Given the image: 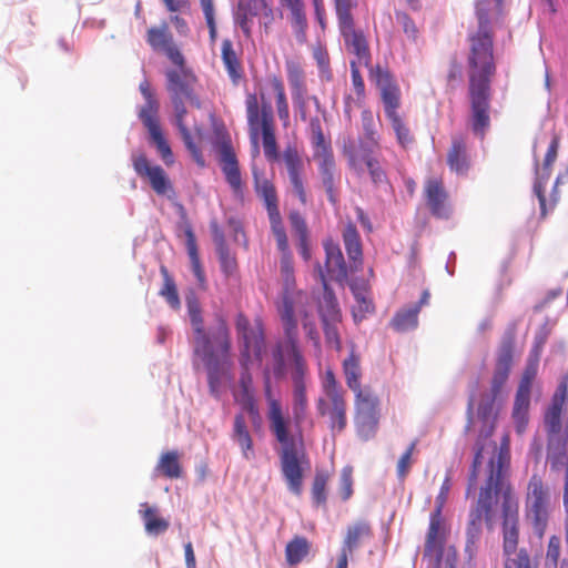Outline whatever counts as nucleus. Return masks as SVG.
Wrapping results in <instances>:
<instances>
[{"instance_id": "6e6d98bb", "label": "nucleus", "mask_w": 568, "mask_h": 568, "mask_svg": "<svg viewBox=\"0 0 568 568\" xmlns=\"http://www.w3.org/2000/svg\"><path fill=\"white\" fill-rule=\"evenodd\" d=\"M496 396L491 395L490 397L483 398L478 405L477 414L479 419L489 426L486 436H491L495 429V420L496 416L494 415V404Z\"/></svg>"}, {"instance_id": "603ef678", "label": "nucleus", "mask_w": 568, "mask_h": 568, "mask_svg": "<svg viewBox=\"0 0 568 568\" xmlns=\"http://www.w3.org/2000/svg\"><path fill=\"white\" fill-rule=\"evenodd\" d=\"M308 400L306 395V386L293 387V419L296 426H300L307 413Z\"/></svg>"}, {"instance_id": "49530a36", "label": "nucleus", "mask_w": 568, "mask_h": 568, "mask_svg": "<svg viewBox=\"0 0 568 568\" xmlns=\"http://www.w3.org/2000/svg\"><path fill=\"white\" fill-rule=\"evenodd\" d=\"M160 273L163 277V285L159 294L166 301V303L173 310H180L181 301L173 277L170 275L169 270L164 265H161Z\"/></svg>"}, {"instance_id": "ea45409f", "label": "nucleus", "mask_w": 568, "mask_h": 568, "mask_svg": "<svg viewBox=\"0 0 568 568\" xmlns=\"http://www.w3.org/2000/svg\"><path fill=\"white\" fill-rule=\"evenodd\" d=\"M155 471L170 479H178L183 475V467L180 463V454L178 450H169L161 454Z\"/></svg>"}, {"instance_id": "bf43d9fd", "label": "nucleus", "mask_w": 568, "mask_h": 568, "mask_svg": "<svg viewBox=\"0 0 568 568\" xmlns=\"http://www.w3.org/2000/svg\"><path fill=\"white\" fill-rule=\"evenodd\" d=\"M536 374H537V366L535 364H529L524 371V374L520 378L515 397L530 399L531 387H532V383L536 377Z\"/></svg>"}, {"instance_id": "c9c22d12", "label": "nucleus", "mask_w": 568, "mask_h": 568, "mask_svg": "<svg viewBox=\"0 0 568 568\" xmlns=\"http://www.w3.org/2000/svg\"><path fill=\"white\" fill-rule=\"evenodd\" d=\"M288 221L293 234L297 239V247L304 261H310L312 257L308 244V227L305 219L298 211H292L288 214Z\"/></svg>"}, {"instance_id": "20e7f679", "label": "nucleus", "mask_w": 568, "mask_h": 568, "mask_svg": "<svg viewBox=\"0 0 568 568\" xmlns=\"http://www.w3.org/2000/svg\"><path fill=\"white\" fill-rule=\"evenodd\" d=\"M306 295L303 293L288 294L284 297V305L281 308V321L284 329V341L276 343L272 351L273 374L276 378L285 375V358L290 357L293 364L292 382L293 387L306 386L307 365L298 347L297 321L294 320L295 306H303Z\"/></svg>"}, {"instance_id": "a211bd4d", "label": "nucleus", "mask_w": 568, "mask_h": 568, "mask_svg": "<svg viewBox=\"0 0 568 568\" xmlns=\"http://www.w3.org/2000/svg\"><path fill=\"white\" fill-rule=\"evenodd\" d=\"M316 409L321 417L326 418L332 435L342 434L348 424L346 394L321 396L316 400Z\"/></svg>"}, {"instance_id": "37998d69", "label": "nucleus", "mask_w": 568, "mask_h": 568, "mask_svg": "<svg viewBox=\"0 0 568 568\" xmlns=\"http://www.w3.org/2000/svg\"><path fill=\"white\" fill-rule=\"evenodd\" d=\"M186 250L191 262V268L196 277L197 284L202 290L206 288V277L201 264L196 240L191 230L186 232Z\"/></svg>"}, {"instance_id": "1a4fd4ad", "label": "nucleus", "mask_w": 568, "mask_h": 568, "mask_svg": "<svg viewBox=\"0 0 568 568\" xmlns=\"http://www.w3.org/2000/svg\"><path fill=\"white\" fill-rule=\"evenodd\" d=\"M342 154L348 168L358 175L367 173L375 187L390 185L385 168V161L374 153V150L363 141L356 142L352 136L344 138Z\"/></svg>"}, {"instance_id": "4d7b16f0", "label": "nucleus", "mask_w": 568, "mask_h": 568, "mask_svg": "<svg viewBox=\"0 0 568 568\" xmlns=\"http://www.w3.org/2000/svg\"><path fill=\"white\" fill-rule=\"evenodd\" d=\"M561 554V539L557 535H552L548 539L545 568H558V562Z\"/></svg>"}, {"instance_id": "e2e57ef3", "label": "nucleus", "mask_w": 568, "mask_h": 568, "mask_svg": "<svg viewBox=\"0 0 568 568\" xmlns=\"http://www.w3.org/2000/svg\"><path fill=\"white\" fill-rule=\"evenodd\" d=\"M326 343L334 346L336 351H339L342 347V342L338 332V324L342 321H321Z\"/></svg>"}, {"instance_id": "8fccbe9b", "label": "nucleus", "mask_w": 568, "mask_h": 568, "mask_svg": "<svg viewBox=\"0 0 568 568\" xmlns=\"http://www.w3.org/2000/svg\"><path fill=\"white\" fill-rule=\"evenodd\" d=\"M310 297L306 295V302L303 306H295L294 320L296 321V315L302 317V325L306 333V336L313 342L316 348L321 347V338L318 331L316 328V324L313 320L310 318L308 307H310Z\"/></svg>"}, {"instance_id": "0eeeda50", "label": "nucleus", "mask_w": 568, "mask_h": 568, "mask_svg": "<svg viewBox=\"0 0 568 568\" xmlns=\"http://www.w3.org/2000/svg\"><path fill=\"white\" fill-rule=\"evenodd\" d=\"M494 449L495 454L490 457L485 467V478L483 485L495 488L500 493V510L515 507L518 508V498L509 479V436L505 435L501 438V443L498 448L496 443H494Z\"/></svg>"}, {"instance_id": "9b49d317", "label": "nucleus", "mask_w": 568, "mask_h": 568, "mask_svg": "<svg viewBox=\"0 0 568 568\" xmlns=\"http://www.w3.org/2000/svg\"><path fill=\"white\" fill-rule=\"evenodd\" d=\"M500 499V493L491 487L480 485L476 504L469 511L466 527L465 551L471 558L477 551V545L483 531V521L487 528L494 526V507Z\"/></svg>"}, {"instance_id": "6ab92c4d", "label": "nucleus", "mask_w": 568, "mask_h": 568, "mask_svg": "<svg viewBox=\"0 0 568 568\" xmlns=\"http://www.w3.org/2000/svg\"><path fill=\"white\" fill-rule=\"evenodd\" d=\"M374 79L379 90L386 119L400 114L402 92L393 75L378 65L375 70Z\"/></svg>"}, {"instance_id": "6e6552de", "label": "nucleus", "mask_w": 568, "mask_h": 568, "mask_svg": "<svg viewBox=\"0 0 568 568\" xmlns=\"http://www.w3.org/2000/svg\"><path fill=\"white\" fill-rule=\"evenodd\" d=\"M551 514V494L541 475L534 473L526 487L524 517L538 539H542Z\"/></svg>"}, {"instance_id": "a18cd8bd", "label": "nucleus", "mask_w": 568, "mask_h": 568, "mask_svg": "<svg viewBox=\"0 0 568 568\" xmlns=\"http://www.w3.org/2000/svg\"><path fill=\"white\" fill-rule=\"evenodd\" d=\"M311 544L303 536H295L285 547V558L288 565L300 564L310 552Z\"/></svg>"}, {"instance_id": "ddd939ff", "label": "nucleus", "mask_w": 568, "mask_h": 568, "mask_svg": "<svg viewBox=\"0 0 568 568\" xmlns=\"http://www.w3.org/2000/svg\"><path fill=\"white\" fill-rule=\"evenodd\" d=\"M165 79L174 116L186 115L185 102H189L196 109L201 108V101L194 90L197 78L193 71L186 67L185 61L182 65H176V69H168L165 71Z\"/></svg>"}, {"instance_id": "7c9ffc66", "label": "nucleus", "mask_w": 568, "mask_h": 568, "mask_svg": "<svg viewBox=\"0 0 568 568\" xmlns=\"http://www.w3.org/2000/svg\"><path fill=\"white\" fill-rule=\"evenodd\" d=\"M547 463L551 474H562V507L565 514V537L568 544V450H547Z\"/></svg>"}, {"instance_id": "412c9836", "label": "nucleus", "mask_w": 568, "mask_h": 568, "mask_svg": "<svg viewBox=\"0 0 568 568\" xmlns=\"http://www.w3.org/2000/svg\"><path fill=\"white\" fill-rule=\"evenodd\" d=\"M146 42L153 51L164 53L174 65H182L184 63V55L174 42L173 36L165 22L146 31Z\"/></svg>"}, {"instance_id": "2f4dec72", "label": "nucleus", "mask_w": 568, "mask_h": 568, "mask_svg": "<svg viewBox=\"0 0 568 568\" xmlns=\"http://www.w3.org/2000/svg\"><path fill=\"white\" fill-rule=\"evenodd\" d=\"M280 4L288 10V20L300 44L307 41L308 21L304 0H278Z\"/></svg>"}, {"instance_id": "bb28decb", "label": "nucleus", "mask_w": 568, "mask_h": 568, "mask_svg": "<svg viewBox=\"0 0 568 568\" xmlns=\"http://www.w3.org/2000/svg\"><path fill=\"white\" fill-rule=\"evenodd\" d=\"M373 535L371 524L367 520H357L353 525L347 527L346 535L343 542V548L337 558L336 568L348 567V555L359 546V544L369 539Z\"/></svg>"}, {"instance_id": "b1692460", "label": "nucleus", "mask_w": 568, "mask_h": 568, "mask_svg": "<svg viewBox=\"0 0 568 568\" xmlns=\"http://www.w3.org/2000/svg\"><path fill=\"white\" fill-rule=\"evenodd\" d=\"M445 539L446 531L442 517V505H437L435 510L430 514L429 527L424 547V556L435 557L436 561L440 562Z\"/></svg>"}, {"instance_id": "9d476101", "label": "nucleus", "mask_w": 568, "mask_h": 568, "mask_svg": "<svg viewBox=\"0 0 568 568\" xmlns=\"http://www.w3.org/2000/svg\"><path fill=\"white\" fill-rule=\"evenodd\" d=\"M501 536L505 568H539L538 560L532 558L527 548L519 546L520 523L519 507L503 509Z\"/></svg>"}, {"instance_id": "a878e982", "label": "nucleus", "mask_w": 568, "mask_h": 568, "mask_svg": "<svg viewBox=\"0 0 568 568\" xmlns=\"http://www.w3.org/2000/svg\"><path fill=\"white\" fill-rule=\"evenodd\" d=\"M221 170L225 181L230 185L233 195L236 199H244V182L242 180L241 170L236 154L231 145H223L221 149Z\"/></svg>"}, {"instance_id": "680f3d73", "label": "nucleus", "mask_w": 568, "mask_h": 568, "mask_svg": "<svg viewBox=\"0 0 568 568\" xmlns=\"http://www.w3.org/2000/svg\"><path fill=\"white\" fill-rule=\"evenodd\" d=\"M322 390L323 396H333L346 394L338 381L336 379L333 369L328 368L325 371L322 378Z\"/></svg>"}, {"instance_id": "c756f323", "label": "nucleus", "mask_w": 568, "mask_h": 568, "mask_svg": "<svg viewBox=\"0 0 568 568\" xmlns=\"http://www.w3.org/2000/svg\"><path fill=\"white\" fill-rule=\"evenodd\" d=\"M424 194L426 204L433 215L437 217L448 216V194L442 179L433 178L427 180L424 186Z\"/></svg>"}, {"instance_id": "2eb2a0df", "label": "nucleus", "mask_w": 568, "mask_h": 568, "mask_svg": "<svg viewBox=\"0 0 568 568\" xmlns=\"http://www.w3.org/2000/svg\"><path fill=\"white\" fill-rule=\"evenodd\" d=\"M354 405L357 433L362 438L368 439L375 434L378 426L379 399L369 387H365L363 392L354 394Z\"/></svg>"}, {"instance_id": "f3484780", "label": "nucleus", "mask_w": 568, "mask_h": 568, "mask_svg": "<svg viewBox=\"0 0 568 568\" xmlns=\"http://www.w3.org/2000/svg\"><path fill=\"white\" fill-rule=\"evenodd\" d=\"M252 176L254 190L263 200L267 211L272 233H282L285 230L278 209V197L275 185L263 176V172L255 163H252Z\"/></svg>"}, {"instance_id": "13d9d810", "label": "nucleus", "mask_w": 568, "mask_h": 568, "mask_svg": "<svg viewBox=\"0 0 568 568\" xmlns=\"http://www.w3.org/2000/svg\"><path fill=\"white\" fill-rule=\"evenodd\" d=\"M536 374H537V366L535 364H529L524 371V374L520 378L515 397L530 399L531 387H532V383L536 377Z\"/></svg>"}, {"instance_id": "de8ad7c7", "label": "nucleus", "mask_w": 568, "mask_h": 568, "mask_svg": "<svg viewBox=\"0 0 568 568\" xmlns=\"http://www.w3.org/2000/svg\"><path fill=\"white\" fill-rule=\"evenodd\" d=\"M351 290L356 301V306L353 308L354 320L356 322L362 321L366 317L367 314H372L375 311L374 303L366 296L365 287L351 284Z\"/></svg>"}, {"instance_id": "5701e85b", "label": "nucleus", "mask_w": 568, "mask_h": 568, "mask_svg": "<svg viewBox=\"0 0 568 568\" xmlns=\"http://www.w3.org/2000/svg\"><path fill=\"white\" fill-rule=\"evenodd\" d=\"M252 362L240 361L242 372L239 378L237 389L234 390L235 402L246 410L253 423L261 420L260 412L255 403L253 390V378L250 373V364Z\"/></svg>"}, {"instance_id": "f03ea898", "label": "nucleus", "mask_w": 568, "mask_h": 568, "mask_svg": "<svg viewBox=\"0 0 568 568\" xmlns=\"http://www.w3.org/2000/svg\"><path fill=\"white\" fill-rule=\"evenodd\" d=\"M186 308L194 334V355L204 363L210 392L217 396L222 378L230 376L233 366L232 341L227 322L223 315L216 314L215 325L206 331L201 304L194 293L186 296Z\"/></svg>"}, {"instance_id": "dca6fc26", "label": "nucleus", "mask_w": 568, "mask_h": 568, "mask_svg": "<svg viewBox=\"0 0 568 568\" xmlns=\"http://www.w3.org/2000/svg\"><path fill=\"white\" fill-rule=\"evenodd\" d=\"M336 18L345 49L347 52L355 55L353 61H356L364 67H369L372 57L368 41L363 30L356 28L353 11L336 13Z\"/></svg>"}, {"instance_id": "3c124183", "label": "nucleus", "mask_w": 568, "mask_h": 568, "mask_svg": "<svg viewBox=\"0 0 568 568\" xmlns=\"http://www.w3.org/2000/svg\"><path fill=\"white\" fill-rule=\"evenodd\" d=\"M530 399L515 397L511 418L515 423L516 432L521 435L525 433L529 422Z\"/></svg>"}, {"instance_id": "f704fd0d", "label": "nucleus", "mask_w": 568, "mask_h": 568, "mask_svg": "<svg viewBox=\"0 0 568 568\" xmlns=\"http://www.w3.org/2000/svg\"><path fill=\"white\" fill-rule=\"evenodd\" d=\"M342 369L346 386L353 392V394L363 392L365 389L361 384L363 369L361 365V356L358 354L352 351L349 355L343 361Z\"/></svg>"}, {"instance_id": "aec40b11", "label": "nucleus", "mask_w": 568, "mask_h": 568, "mask_svg": "<svg viewBox=\"0 0 568 568\" xmlns=\"http://www.w3.org/2000/svg\"><path fill=\"white\" fill-rule=\"evenodd\" d=\"M133 169L135 173L149 180L152 190L158 195H174L173 185L166 174V172L160 165H152L148 158L140 153L132 158Z\"/></svg>"}, {"instance_id": "f257e3e1", "label": "nucleus", "mask_w": 568, "mask_h": 568, "mask_svg": "<svg viewBox=\"0 0 568 568\" xmlns=\"http://www.w3.org/2000/svg\"><path fill=\"white\" fill-rule=\"evenodd\" d=\"M487 6V2H477L478 28L468 34L467 54L470 128L480 139L485 138L490 126L491 81L496 74L494 32Z\"/></svg>"}, {"instance_id": "4468645a", "label": "nucleus", "mask_w": 568, "mask_h": 568, "mask_svg": "<svg viewBox=\"0 0 568 568\" xmlns=\"http://www.w3.org/2000/svg\"><path fill=\"white\" fill-rule=\"evenodd\" d=\"M235 331L240 347V361L252 362V357L261 361L265 351V335L262 320L256 317L254 322L251 323L243 313H239L235 318Z\"/></svg>"}, {"instance_id": "7ed1b4c3", "label": "nucleus", "mask_w": 568, "mask_h": 568, "mask_svg": "<svg viewBox=\"0 0 568 568\" xmlns=\"http://www.w3.org/2000/svg\"><path fill=\"white\" fill-rule=\"evenodd\" d=\"M267 419L270 430L281 444L280 460L281 470L288 489L296 496L303 490V465L308 464L303 447H298L294 436L290 432V419L284 416L280 400L271 396V386L266 382Z\"/></svg>"}, {"instance_id": "052dcab7", "label": "nucleus", "mask_w": 568, "mask_h": 568, "mask_svg": "<svg viewBox=\"0 0 568 568\" xmlns=\"http://www.w3.org/2000/svg\"><path fill=\"white\" fill-rule=\"evenodd\" d=\"M513 349H514V335H507L499 348L498 357L496 361V367L506 368L510 371L513 362Z\"/></svg>"}, {"instance_id": "774afa93", "label": "nucleus", "mask_w": 568, "mask_h": 568, "mask_svg": "<svg viewBox=\"0 0 568 568\" xmlns=\"http://www.w3.org/2000/svg\"><path fill=\"white\" fill-rule=\"evenodd\" d=\"M219 261L222 272L226 276L233 275L237 270V262L234 255L231 254L229 247H221L217 251Z\"/></svg>"}, {"instance_id": "0e129e2a", "label": "nucleus", "mask_w": 568, "mask_h": 568, "mask_svg": "<svg viewBox=\"0 0 568 568\" xmlns=\"http://www.w3.org/2000/svg\"><path fill=\"white\" fill-rule=\"evenodd\" d=\"M338 494L343 501L348 500L353 495V469L344 467L341 471Z\"/></svg>"}, {"instance_id": "e433bc0d", "label": "nucleus", "mask_w": 568, "mask_h": 568, "mask_svg": "<svg viewBox=\"0 0 568 568\" xmlns=\"http://www.w3.org/2000/svg\"><path fill=\"white\" fill-rule=\"evenodd\" d=\"M232 439L240 446L245 459L254 458L253 438L250 434L245 417L243 414H236L234 417Z\"/></svg>"}, {"instance_id": "393cba45", "label": "nucleus", "mask_w": 568, "mask_h": 568, "mask_svg": "<svg viewBox=\"0 0 568 568\" xmlns=\"http://www.w3.org/2000/svg\"><path fill=\"white\" fill-rule=\"evenodd\" d=\"M325 251V268L329 277L336 282L343 283L348 278L349 274L356 273L352 271L351 263H346L343 252L335 241L327 239L323 243Z\"/></svg>"}, {"instance_id": "423d86ee", "label": "nucleus", "mask_w": 568, "mask_h": 568, "mask_svg": "<svg viewBox=\"0 0 568 568\" xmlns=\"http://www.w3.org/2000/svg\"><path fill=\"white\" fill-rule=\"evenodd\" d=\"M310 131L313 160L317 164L321 183L328 201L336 205L338 203L341 174L337 170L331 139L325 136L321 120L317 116L310 119Z\"/></svg>"}, {"instance_id": "a19ab883", "label": "nucleus", "mask_w": 568, "mask_h": 568, "mask_svg": "<svg viewBox=\"0 0 568 568\" xmlns=\"http://www.w3.org/2000/svg\"><path fill=\"white\" fill-rule=\"evenodd\" d=\"M267 83L275 94L277 115L280 120L283 122L284 126H286L290 121V106L285 93L284 83L282 79L277 75H272L271 78H268Z\"/></svg>"}, {"instance_id": "72a5a7b5", "label": "nucleus", "mask_w": 568, "mask_h": 568, "mask_svg": "<svg viewBox=\"0 0 568 568\" xmlns=\"http://www.w3.org/2000/svg\"><path fill=\"white\" fill-rule=\"evenodd\" d=\"M320 277L323 285V295L317 302V310L321 321H342V312L337 298L329 287L326 275L318 266Z\"/></svg>"}, {"instance_id": "79ce46f5", "label": "nucleus", "mask_w": 568, "mask_h": 568, "mask_svg": "<svg viewBox=\"0 0 568 568\" xmlns=\"http://www.w3.org/2000/svg\"><path fill=\"white\" fill-rule=\"evenodd\" d=\"M329 479L331 474L328 470L316 469L311 488L312 500L316 507L326 508Z\"/></svg>"}, {"instance_id": "09e8293b", "label": "nucleus", "mask_w": 568, "mask_h": 568, "mask_svg": "<svg viewBox=\"0 0 568 568\" xmlns=\"http://www.w3.org/2000/svg\"><path fill=\"white\" fill-rule=\"evenodd\" d=\"M418 324V306H410L398 311L392 318L390 325L397 332L413 329Z\"/></svg>"}, {"instance_id": "f8f14e48", "label": "nucleus", "mask_w": 568, "mask_h": 568, "mask_svg": "<svg viewBox=\"0 0 568 568\" xmlns=\"http://www.w3.org/2000/svg\"><path fill=\"white\" fill-rule=\"evenodd\" d=\"M139 90L144 99V104L139 109L138 116L148 130L150 141L155 145L163 162L166 165H172L174 162L173 152L159 121L160 102L148 79L140 83Z\"/></svg>"}, {"instance_id": "864d4df0", "label": "nucleus", "mask_w": 568, "mask_h": 568, "mask_svg": "<svg viewBox=\"0 0 568 568\" xmlns=\"http://www.w3.org/2000/svg\"><path fill=\"white\" fill-rule=\"evenodd\" d=\"M387 120L389 121L392 129L395 132L397 143L402 148L406 149L414 143V135L400 114L387 118Z\"/></svg>"}, {"instance_id": "69168bd1", "label": "nucleus", "mask_w": 568, "mask_h": 568, "mask_svg": "<svg viewBox=\"0 0 568 568\" xmlns=\"http://www.w3.org/2000/svg\"><path fill=\"white\" fill-rule=\"evenodd\" d=\"M292 100L294 103V106L296 108L297 112L300 113L301 120L306 121L307 120V102L308 100H312L316 106L317 110L321 109V102L317 97H308L307 93H297L292 94Z\"/></svg>"}, {"instance_id": "5fc2aeb1", "label": "nucleus", "mask_w": 568, "mask_h": 568, "mask_svg": "<svg viewBox=\"0 0 568 568\" xmlns=\"http://www.w3.org/2000/svg\"><path fill=\"white\" fill-rule=\"evenodd\" d=\"M362 125L364 130V135L368 144L372 149H379L381 136L375 129L374 116L369 110H364L361 114Z\"/></svg>"}, {"instance_id": "39448f33", "label": "nucleus", "mask_w": 568, "mask_h": 568, "mask_svg": "<svg viewBox=\"0 0 568 568\" xmlns=\"http://www.w3.org/2000/svg\"><path fill=\"white\" fill-rule=\"evenodd\" d=\"M246 120L251 141L254 144V156L258 154V136L262 135L265 158L274 162L278 160L280 153L275 136V118L271 102L261 91L247 93L245 97Z\"/></svg>"}, {"instance_id": "cd10ccee", "label": "nucleus", "mask_w": 568, "mask_h": 568, "mask_svg": "<svg viewBox=\"0 0 568 568\" xmlns=\"http://www.w3.org/2000/svg\"><path fill=\"white\" fill-rule=\"evenodd\" d=\"M446 162L452 172L462 176L467 175L471 166V158L465 135L456 134L452 138Z\"/></svg>"}, {"instance_id": "4c0bfd02", "label": "nucleus", "mask_w": 568, "mask_h": 568, "mask_svg": "<svg viewBox=\"0 0 568 568\" xmlns=\"http://www.w3.org/2000/svg\"><path fill=\"white\" fill-rule=\"evenodd\" d=\"M221 55L226 72L233 85H239L244 77V71L236 52L233 49V43L230 39H224L221 48Z\"/></svg>"}, {"instance_id": "58836bf2", "label": "nucleus", "mask_w": 568, "mask_h": 568, "mask_svg": "<svg viewBox=\"0 0 568 568\" xmlns=\"http://www.w3.org/2000/svg\"><path fill=\"white\" fill-rule=\"evenodd\" d=\"M148 535L159 536L169 529L170 523L158 514V508L142 503L139 510Z\"/></svg>"}, {"instance_id": "4be33fe9", "label": "nucleus", "mask_w": 568, "mask_h": 568, "mask_svg": "<svg viewBox=\"0 0 568 568\" xmlns=\"http://www.w3.org/2000/svg\"><path fill=\"white\" fill-rule=\"evenodd\" d=\"M283 160L293 194L302 205H306L308 196L304 181V163L298 151L292 146L286 148L283 153Z\"/></svg>"}, {"instance_id": "338daca9", "label": "nucleus", "mask_w": 568, "mask_h": 568, "mask_svg": "<svg viewBox=\"0 0 568 568\" xmlns=\"http://www.w3.org/2000/svg\"><path fill=\"white\" fill-rule=\"evenodd\" d=\"M483 446H477L474 460L470 467L469 476H468V485L466 488V497H468L475 489L478 478L479 467L483 460Z\"/></svg>"}, {"instance_id": "473e14b6", "label": "nucleus", "mask_w": 568, "mask_h": 568, "mask_svg": "<svg viewBox=\"0 0 568 568\" xmlns=\"http://www.w3.org/2000/svg\"><path fill=\"white\" fill-rule=\"evenodd\" d=\"M342 239L352 271H361L363 268L362 240L356 226L352 222L344 226Z\"/></svg>"}, {"instance_id": "c85d7f7f", "label": "nucleus", "mask_w": 568, "mask_h": 568, "mask_svg": "<svg viewBox=\"0 0 568 568\" xmlns=\"http://www.w3.org/2000/svg\"><path fill=\"white\" fill-rule=\"evenodd\" d=\"M273 235H274L275 241H276V246H277L278 251L282 254V257H281V273H282V276H283L284 282H285V288H284V292H283V295H282V303L278 306V313L281 314V308L284 305V297H285V295L296 294V293H303L305 295H308V294L306 292H303V291H295V290H293L291 287V285L294 282V267H293V257H292V253L290 251V245H288V239H287V235H286V231L284 230V231H282V233H273Z\"/></svg>"}, {"instance_id": "c03bdc74", "label": "nucleus", "mask_w": 568, "mask_h": 568, "mask_svg": "<svg viewBox=\"0 0 568 568\" xmlns=\"http://www.w3.org/2000/svg\"><path fill=\"white\" fill-rule=\"evenodd\" d=\"M285 69L292 94L307 93L305 72L301 63L296 60H287Z\"/></svg>"}]
</instances>
